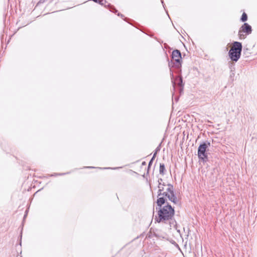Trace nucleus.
<instances>
[{
  "mask_svg": "<svg viewBox=\"0 0 257 257\" xmlns=\"http://www.w3.org/2000/svg\"><path fill=\"white\" fill-rule=\"evenodd\" d=\"M162 179H159L157 205L161 207L165 203L166 197L174 204H177L178 200L174 194L173 186L170 184L162 183Z\"/></svg>",
  "mask_w": 257,
  "mask_h": 257,
  "instance_id": "f257e3e1",
  "label": "nucleus"
},
{
  "mask_svg": "<svg viewBox=\"0 0 257 257\" xmlns=\"http://www.w3.org/2000/svg\"><path fill=\"white\" fill-rule=\"evenodd\" d=\"M174 213V208L170 205L167 204L160 208L157 221L159 223H167L168 221L170 224L175 226L176 221L173 219Z\"/></svg>",
  "mask_w": 257,
  "mask_h": 257,
  "instance_id": "f03ea898",
  "label": "nucleus"
},
{
  "mask_svg": "<svg viewBox=\"0 0 257 257\" xmlns=\"http://www.w3.org/2000/svg\"><path fill=\"white\" fill-rule=\"evenodd\" d=\"M242 44L238 42H234L232 44V46L230 49L228 54L230 58L233 61H237L239 59L242 51Z\"/></svg>",
  "mask_w": 257,
  "mask_h": 257,
  "instance_id": "7ed1b4c3",
  "label": "nucleus"
},
{
  "mask_svg": "<svg viewBox=\"0 0 257 257\" xmlns=\"http://www.w3.org/2000/svg\"><path fill=\"white\" fill-rule=\"evenodd\" d=\"M210 146V143H203L200 144L198 149V156L199 158L203 162L207 160V155L206 153V149Z\"/></svg>",
  "mask_w": 257,
  "mask_h": 257,
  "instance_id": "20e7f679",
  "label": "nucleus"
},
{
  "mask_svg": "<svg viewBox=\"0 0 257 257\" xmlns=\"http://www.w3.org/2000/svg\"><path fill=\"white\" fill-rule=\"evenodd\" d=\"M172 58L175 61L174 64L176 68H179L181 66V54L179 50H175L172 52Z\"/></svg>",
  "mask_w": 257,
  "mask_h": 257,
  "instance_id": "39448f33",
  "label": "nucleus"
},
{
  "mask_svg": "<svg viewBox=\"0 0 257 257\" xmlns=\"http://www.w3.org/2000/svg\"><path fill=\"white\" fill-rule=\"evenodd\" d=\"M240 29L246 33V34H250L251 33L252 29L251 26L247 23H244L240 28Z\"/></svg>",
  "mask_w": 257,
  "mask_h": 257,
  "instance_id": "423d86ee",
  "label": "nucleus"
},
{
  "mask_svg": "<svg viewBox=\"0 0 257 257\" xmlns=\"http://www.w3.org/2000/svg\"><path fill=\"white\" fill-rule=\"evenodd\" d=\"M247 34H246L244 32L242 31L240 29H239L238 31V37L240 39H244L246 37V36Z\"/></svg>",
  "mask_w": 257,
  "mask_h": 257,
  "instance_id": "0eeeda50",
  "label": "nucleus"
},
{
  "mask_svg": "<svg viewBox=\"0 0 257 257\" xmlns=\"http://www.w3.org/2000/svg\"><path fill=\"white\" fill-rule=\"evenodd\" d=\"M165 167L164 164H160V169H159L160 174L163 175L165 174Z\"/></svg>",
  "mask_w": 257,
  "mask_h": 257,
  "instance_id": "6e6552de",
  "label": "nucleus"
},
{
  "mask_svg": "<svg viewBox=\"0 0 257 257\" xmlns=\"http://www.w3.org/2000/svg\"><path fill=\"white\" fill-rule=\"evenodd\" d=\"M247 15L245 13H243L242 14L241 18V21L242 22H245L246 21H247Z\"/></svg>",
  "mask_w": 257,
  "mask_h": 257,
  "instance_id": "1a4fd4ad",
  "label": "nucleus"
},
{
  "mask_svg": "<svg viewBox=\"0 0 257 257\" xmlns=\"http://www.w3.org/2000/svg\"><path fill=\"white\" fill-rule=\"evenodd\" d=\"M92 1L96 3H99L100 5H103V4L102 3L103 0H92Z\"/></svg>",
  "mask_w": 257,
  "mask_h": 257,
  "instance_id": "9d476101",
  "label": "nucleus"
},
{
  "mask_svg": "<svg viewBox=\"0 0 257 257\" xmlns=\"http://www.w3.org/2000/svg\"><path fill=\"white\" fill-rule=\"evenodd\" d=\"M153 163V161H152V160H151L149 162V165H148V170L150 169L151 166L152 165Z\"/></svg>",
  "mask_w": 257,
  "mask_h": 257,
  "instance_id": "9b49d317",
  "label": "nucleus"
},
{
  "mask_svg": "<svg viewBox=\"0 0 257 257\" xmlns=\"http://www.w3.org/2000/svg\"><path fill=\"white\" fill-rule=\"evenodd\" d=\"M156 155V153H154V155H153V157H152V159H151V160H152V161H153V160H154V158H155V157Z\"/></svg>",
  "mask_w": 257,
  "mask_h": 257,
  "instance_id": "f8f14e48",
  "label": "nucleus"
},
{
  "mask_svg": "<svg viewBox=\"0 0 257 257\" xmlns=\"http://www.w3.org/2000/svg\"><path fill=\"white\" fill-rule=\"evenodd\" d=\"M159 150H160L159 148V147L157 148V149H156V152H155V153H157V152H158V151H159Z\"/></svg>",
  "mask_w": 257,
  "mask_h": 257,
  "instance_id": "ddd939ff",
  "label": "nucleus"
},
{
  "mask_svg": "<svg viewBox=\"0 0 257 257\" xmlns=\"http://www.w3.org/2000/svg\"><path fill=\"white\" fill-rule=\"evenodd\" d=\"M102 3L103 4V5H104L105 6H106V5H105V3H106V1H105V0H104H104H103Z\"/></svg>",
  "mask_w": 257,
  "mask_h": 257,
  "instance_id": "4468645a",
  "label": "nucleus"
},
{
  "mask_svg": "<svg viewBox=\"0 0 257 257\" xmlns=\"http://www.w3.org/2000/svg\"><path fill=\"white\" fill-rule=\"evenodd\" d=\"M146 164V162H143L142 163V165H145Z\"/></svg>",
  "mask_w": 257,
  "mask_h": 257,
  "instance_id": "2eb2a0df",
  "label": "nucleus"
},
{
  "mask_svg": "<svg viewBox=\"0 0 257 257\" xmlns=\"http://www.w3.org/2000/svg\"><path fill=\"white\" fill-rule=\"evenodd\" d=\"M180 83H182V80L181 78H180Z\"/></svg>",
  "mask_w": 257,
  "mask_h": 257,
  "instance_id": "dca6fc26",
  "label": "nucleus"
},
{
  "mask_svg": "<svg viewBox=\"0 0 257 257\" xmlns=\"http://www.w3.org/2000/svg\"><path fill=\"white\" fill-rule=\"evenodd\" d=\"M233 76H234V73H232V75H230L231 77H233Z\"/></svg>",
  "mask_w": 257,
  "mask_h": 257,
  "instance_id": "f3484780",
  "label": "nucleus"
}]
</instances>
